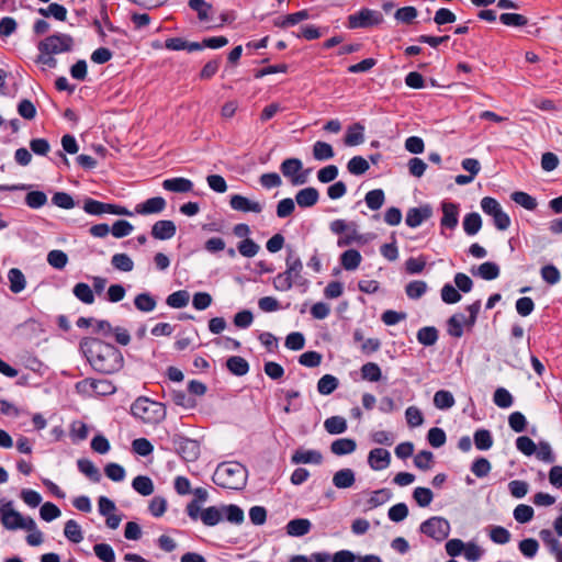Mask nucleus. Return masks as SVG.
<instances>
[{
  "label": "nucleus",
  "mask_w": 562,
  "mask_h": 562,
  "mask_svg": "<svg viewBox=\"0 0 562 562\" xmlns=\"http://www.w3.org/2000/svg\"><path fill=\"white\" fill-rule=\"evenodd\" d=\"M91 368L101 374H114L124 367L122 351L100 337H85L79 345Z\"/></svg>",
  "instance_id": "obj_1"
},
{
  "label": "nucleus",
  "mask_w": 562,
  "mask_h": 562,
  "mask_svg": "<svg viewBox=\"0 0 562 562\" xmlns=\"http://www.w3.org/2000/svg\"><path fill=\"white\" fill-rule=\"evenodd\" d=\"M247 476L246 467L240 462L233 461L220 463L212 480L220 487L240 491L246 486Z\"/></svg>",
  "instance_id": "obj_2"
},
{
  "label": "nucleus",
  "mask_w": 562,
  "mask_h": 562,
  "mask_svg": "<svg viewBox=\"0 0 562 562\" xmlns=\"http://www.w3.org/2000/svg\"><path fill=\"white\" fill-rule=\"evenodd\" d=\"M131 414L145 424H158L166 418V407L162 403L140 396L132 404Z\"/></svg>",
  "instance_id": "obj_3"
},
{
  "label": "nucleus",
  "mask_w": 562,
  "mask_h": 562,
  "mask_svg": "<svg viewBox=\"0 0 562 562\" xmlns=\"http://www.w3.org/2000/svg\"><path fill=\"white\" fill-rule=\"evenodd\" d=\"M175 452L186 462H194L201 453L200 442L181 434H175L171 438Z\"/></svg>",
  "instance_id": "obj_4"
},
{
  "label": "nucleus",
  "mask_w": 562,
  "mask_h": 562,
  "mask_svg": "<svg viewBox=\"0 0 562 562\" xmlns=\"http://www.w3.org/2000/svg\"><path fill=\"white\" fill-rule=\"evenodd\" d=\"M451 527L449 521L440 516H432L419 526V531L434 539L436 542H442L449 537Z\"/></svg>",
  "instance_id": "obj_5"
},
{
  "label": "nucleus",
  "mask_w": 562,
  "mask_h": 562,
  "mask_svg": "<svg viewBox=\"0 0 562 562\" xmlns=\"http://www.w3.org/2000/svg\"><path fill=\"white\" fill-rule=\"evenodd\" d=\"M383 21L384 19L380 11L362 8L348 16L347 27L350 30L370 29L380 25Z\"/></svg>",
  "instance_id": "obj_6"
},
{
  "label": "nucleus",
  "mask_w": 562,
  "mask_h": 562,
  "mask_svg": "<svg viewBox=\"0 0 562 562\" xmlns=\"http://www.w3.org/2000/svg\"><path fill=\"white\" fill-rule=\"evenodd\" d=\"M92 334L101 335L103 338H110L113 336L115 342L121 346H127L132 339L126 328L121 326L114 327L109 321L105 319H95Z\"/></svg>",
  "instance_id": "obj_7"
},
{
  "label": "nucleus",
  "mask_w": 562,
  "mask_h": 562,
  "mask_svg": "<svg viewBox=\"0 0 562 562\" xmlns=\"http://www.w3.org/2000/svg\"><path fill=\"white\" fill-rule=\"evenodd\" d=\"M40 53L44 55H55L70 50V35L53 34L41 41L37 45Z\"/></svg>",
  "instance_id": "obj_8"
},
{
  "label": "nucleus",
  "mask_w": 562,
  "mask_h": 562,
  "mask_svg": "<svg viewBox=\"0 0 562 562\" xmlns=\"http://www.w3.org/2000/svg\"><path fill=\"white\" fill-rule=\"evenodd\" d=\"M442 217L440 220L441 234L443 228L454 229L459 223V204L449 201L441 202Z\"/></svg>",
  "instance_id": "obj_9"
},
{
  "label": "nucleus",
  "mask_w": 562,
  "mask_h": 562,
  "mask_svg": "<svg viewBox=\"0 0 562 562\" xmlns=\"http://www.w3.org/2000/svg\"><path fill=\"white\" fill-rule=\"evenodd\" d=\"M0 520L5 529L16 530L19 527H12V525L23 521V516L13 508V502L8 501L0 506Z\"/></svg>",
  "instance_id": "obj_10"
},
{
  "label": "nucleus",
  "mask_w": 562,
  "mask_h": 562,
  "mask_svg": "<svg viewBox=\"0 0 562 562\" xmlns=\"http://www.w3.org/2000/svg\"><path fill=\"white\" fill-rule=\"evenodd\" d=\"M432 216V207L430 204H424L418 207H411L406 213L405 223L408 227L415 228L424 221Z\"/></svg>",
  "instance_id": "obj_11"
},
{
  "label": "nucleus",
  "mask_w": 562,
  "mask_h": 562,
  "mask_svg": "<svg viewBox=\"0 0 562 562\" xmlns=\"http://www.w3.org/2000/svg\"><path fill=\"white\" fill-rule=\"evenodd\" d=\"M167 202L162 196L149 198L136 204L135 213L139 215L159 214L166 209Z\"/></svg>",
  "instance_id": "obj_12"
},
{
  "label": "nucleus",
  "mask_w": 562,
  "mask_h": 562,
  "mask_svg": "<svg viewBox=\"0 0 562 562\" xmlns=\"http://www.w3.org/2000/svg\"><path fill=\"white\" fill-rule=\"evenodd\" d=\"M177 233V226L171 220H159L153 226L150 235L155 239L167 240L172 238Z\"/></svg>",
  "instance_id": "obj_13"
},
{
  "label": "nucleus",
  "mask_w": 562,
  "mask_h": 562,
  "mask_svg": "<svg viewBox=\"0 0 562 562\" xmlns=\"http://www.w3.org/2000/svg\"><path fill=\"white\" fill-rule=\"evenodd\" d=\"M391 462V453L383 448H374L369 452L368 463L374 471L386 469Z\"/></svg>",
  "instance_id": "obj_14"
},
{
  "label": "nucleus",
  "mask_w": 562,
  "mask_h": 562,
  "mask_svg": "<svg viewBox=\"0 0 562 562\" xmlns=\"http://www.w3.org/2000/svg\"><path fill=\"white\" fill-rule=\"evenodd\" d=\"M229 205L233 210L240 211V212H254V213H260L262 211V206L259 202H254L249 200L248 198L240 195V194H234L231 196Z\"/></svg>",
  "instance_id": "obj_15"
},
{
  "label": "nucleus",
  "mask_w": 562,
  "mask_h": 562,
  "mask_svg": "<svg viewBox=\"0 0 562 562\" xmlns=\"http://www.w3.org/2000/svg\"><path fill=\"white\" fill-rule=\"evenodd\" d=\"M291 462L294 464H321L323 454L318 450L296 449L291 457Z\"/></svg>",
  "instance_id": "obj_16"
},
{
  "label": "nucleus",
  "mask_w": 562,
  "mask_h": 562,
  "mask_svg": "<svg viewBox=\"0 0 562 562\" xmlns=\"http://www.w3.org/2000/svg\"><path fill=\"white\" fill-rule=\"evenodd\" d=\"M471 273L475 277H480L483 280L492 281L499 277L501 269L496 262L485 261L479 267H472Z\"/></svg>",
  "instance_id": "obj_17"
},
{
  "label": "nucleus",
  "mask_w": 562,
  "mask_h": 562,
  "mask_svg": "<svg viewBox=\"0 0 562 562\" xmlns=\"http://www.w3.org/2000/svg\"><path fill=\"white\" fill-rule=\"evenodd\" d=\"M319 200V192L314 187L301 189L295 194V202L302 209L314 206Z\"/></svg>",
  "instance_id": "obj_18"
},
{
  "label": "nucleus",
  "mask_w": 562,
  "mask_h": 562,
  "mask_svg": "<svg viewBox=\"0 0 562 562\" xmlns=\"http://www.w3.org/2000/svg\"><path fill=\"white\" fill-rule=\"evenodd\" d=\"M162 188L175 193H186L193 189V182L183 177L169 178L164 180Z\"/></svg>",
  "instance_id": "obj_19"
},
{
  "label": "nucleus",
  "mask_w": 562,
  "mask_h": 562,
  "mask_svg": "<svg viewBox=\"0 0 562 562\" xmlns=\"http://www.w3.org/2000/svg\"><path fill=\"white\" fill-rule=\"evenodd\" d=\"M312 522L306 518H294L285 527L286 533L291 537H303L311 531Z\"/></svg>",
  "instance_id": "obj_20"
},
{
  "label": "nucleus",
  "mask_w": 562,
  "mask_h": 562,
  "mask_svg": "<svg viewBox=\"0 0 562 562\" xmlns=\"http://www.w3.org/2000/svg\"><path fill=\"white\" fill-rule=\"evenodd\" d=\"M77 468L79 472H81L93 483H99L102 479L100 470L94 465V463L91 460L87 458L78 459Z\"/></svg>",
  "instance_id": "obj_21"
},
{
  "label": "nucleus",
  "mask_w": 562,
  "mask_h": 562,
  "mask_svg": "<svg viewBox=\"0 0 562 562\" xmlns=\"http://www.w3.org/2000/svg\"><path fill=\"white\" fill-rule=\"evenodd\" d=\"M226 368L232 374L244 376L249 372L250 366L245 358L232 356L226 360Z\"/></svg>",
  "instance_id": "obj_22"
},
{
  "label": "nucleus",
  "mask_w": 562,
  "mask_h": 562,
  "mask_svg": "<svg viewBox=\"0 0 562 562\" xmlns=\"http://www.w3.org/2000/svg\"><path fill=\"white\" fill-rule=\"evenodd\" d=\"M355 482H356L355 471L351 469H348V468L338 470L333 476V484L337 488H341V490L349 488L355 484Z\"/></svg>",
  "instance_id": "obj_23"
},
{
  "label": "nucleus",
  "mask_w": 562,
  "mask_h": 562,
  "mask_svg": "<svg viewBox=\"0 0 562 562\" xmlns=\"http://www.w3.org/2000/svg\"><path fill=\"white\" fill-rule=\"evenodd\" d=\"M357 449V442L352 438H339L331 442L330 451L336 456H346Z\"/></svg>",
  "instance_id": "obj_24"
},
{
  "label": "nucleus",
  "mask_w": 562,
  "mask_h": 562,
  "mask_svg": "<svg viewBox=\"0 0 562 562\" xmlns=\"http://www.w3.org/2000/svg\"><path fill=\"white\" fill-rule=\"evenodd\" d=\"M361 260L362 256L357 249H348L340 255V265L347 271L356 270Z\"/></svg>",
  "instance_id": "obj_25"
},
{
  "label": "nucleus",
  "mask_w": 562,
  "mask_h": 562,
  "mask_svg": "<svg viewBox=\"0 0 562 562\" xmlns=\"http://www.w3.org/2000/svg\"><path fill=\"white\" fill-rule=\"evenodd\" d=\"M223 520L222 506H210L201 512V521L207 527H213Z\"/></svg>",
  "instance_id": "obj_26"
},
{
  "label": "nucleus",
  "mask_w": 562,
  "mask_h": 562,
  "mask_svg": "<svg viewBox=\"0 0 562 562\" xmlns=\"http://www.w3.org/2000/svg\"><path fill=\"white\" fill-rule=\"evenodd\" d=\"M293 250L290 249V252L285 259L286 270L285 274H289L293 278L294 282L301 283V272L303 270V263L299 257L293 258Z\"/></svg>",
  "instance_id": "obj_27"
},
{
  "label": "nucleus",
  "mask_w": 562,
  "mask_h": 562,
  "mask_svg": "<svg viewBox=\"0 0 562 562\" xmlns=\"http://www.w3.org/2000/svg\"><path fill=\"white\" fill-rule=\"evenodd\" d=\"M364 126L357 122L353 123L351 126L348 127L346 136H345V144L347 146H357L363 143L364 136H363Z\"/></svg>",
  "instance_id": "obj_28"
},
{
  "label": "nucleus",
  "mask_w": 562,
  "mask_h": 562,
  "mask_svg": "<svg viewBox=\"0 0 562 562\" xmlns=\"http://www.w3.org/2000/svg\"><path fill=\"white\" fill-rule=\"evenodd\" d=\"M462 225L464 233L469 236H473L482 228V217L477 212L468 213L463 217Z\"/></svg>",
  "instance_id": "obj_29"
},
{
  "label": "nucleus",
  "mask_w": 562,
  "mask_h": 562,
  "mask_svg": "<svg viewBox=\"0 0 562 562\" xmlns=\"http://www.w3.org/2000/svg\"><path fill=\"white\" fill-rule=\"evenodd\" d=\"M303 169V164L299 158H286L281 162L280 171L285 178L292 179L299 175V171Z\"/></svg>",
  "instance_id": "obj_30"
},
{
  "label": "nucleus",
  "mask_w": 562,
  "mask_h": 562,
  "mask_svg": "<svg viewBox=\"0 0 562 562\" xmlns=\"http://www.w3.org/2000/svg\"><path fill=\"white\" fill-rule=\"evenodd\" d=\"M223 519L234 525H240L244 522L245 515L244 510L235 504L222 505Z\"/></svg>",
  "instance_id": "obj_31"
},
{
  "label": "nucleus",
  "mask_w": 562,
  "mask_h": 562,
  "mask_svg": "<svg viewBox=\"0 0 562 562\" xmlns=\"http://www.w3.org/2000/svg\"><path fill=\"white\" fill-rule=\"evenodd\" d=\"M439 338V331L435 326H425L417 331V340L425 347L434 346Z\"/></svg>",
  "instance_id": "obj_32"
},
{
  "label": "nucleus",
  "mask_w": 562,
  "mask_h": 562,
  "mask_svg": "<svg viewBox=\"0 0 562 562\" xmlns=\"http://www.w3.org/2000/svg\"><path fill=\"white\" fill-rule=\"evenodd\" d=\"M132 487L142 496H149L155 490L153 480L147 475H137L134 477Z\"/></svg>",
  "instance_id": "obj_33"
},
{
  "label": "nucleus",
  "mask_w": 562,
  "mask_h": 562,
  "mask_svg": "<svg viewBox=\"0 0 562 562\" xmlns=\"http://www.w3.org/2000/svg\"><path fill=\"white\" fill-rule=\"evenodd\" d=\"M109 203L94 200L92 198H85L82 210L93 216L108 214Z\"/></svg>",
  "instance_id": "obj_34"
},
{
  "label": "nucleus",
  "mask_w": 562,
  "mask_h": 562,
  "mask_svg": "<svg viewBox=\"0 0 562 562\" xmlns=\"http://www.w3.org/2000/svg\"><path fill=\"white\" fill-rule=\"evenodd\" d=\"M474 445L477 450L485 451L493 446V436L490 430L480 428L473 435Z\"/></svg>",
  "instance_id": "obj_35"
},
{
  "label": "nucleus",
  "mask_w": 562,
  "mask_h": 562,
  "mask_svg": "<svg viewBox=\"0 0 562 562\" xmlns=\"http://www.w3.org/2000/svg\"><path fill=\"white\" fill-rule=\"evenodd\" d=\"M38 13L45 18L53 16L57 21L65 22L67 20V9L59 3H50L47 8L38 9Z\"/></svg>",
  "instance_id": "obj_36"
},
{
  "label": "nucleus",
  "mask_w": 562,
  "mask_h": 562,
  "mask_svg": "<svg viewBox=\"0 0 562 562\" xmlns=\"http://www.w3.org/2000/svg\"><path fill=\"white\" fill-rule=\"evenodd\" d=\"M338 386L339 380L333 374H325L317 382V391L322 395H330Z\"/></svg>",
  "instance_id": "obj_37"
},
{
  "label": "nucleus",
  "mask_w": 562,
  "mask_h": 562,
  "mask_svg": "<svg viewBox=\"0 0 562 562\" xmlns=\"http://www.w3.org/2000/svg\"><path fill=\"white\" fill-rule=\"evenodd\" d=\"M8 279L10 282V290L13 293H20L25 289L26 281L22 271L18 268H12L8 272Z\"/></svg>",
  "instance_id": "obj_38"
},
{
  "label": "nucleus",
  "mask_w": 562,
  "mask_h": 562,
  "mask_svg": "<svg viewBox=\"0 0 562 562\" xmlns=\"http://www.w3.org/2000/svg\"><path fill=\"white\" fill-rule=\"evenodd\" d=\"M156 304V299L148 292L139 293L134 299L135 307L144 313L154 311Z\"/></svg>",
  "instance_id": "obj_39"
},
{
  "label": "nucleus",
  "mask_w": 562,
  "mask_h": 562,
  "mask_svg": "<svg viewBox=\"0 0 562 562\" xmlns=\"http://www.w3.org/2000/svg\"><path fill=\"white\" fill-rule=\"evenodd\" d=\"M326 431L330 435H339L347 430V420L342 416H331L324 423Z\"/></svg>",
  "instance_id": "obj_40"
},
{
  "label": "nucleus",
  "mask_w": 562,
  "mask_h": 562,
  "mask_svg": "<svg viewBox=\"0 0 562 562\" xmlns=\"http://www.w3.org/2000/svg\"><path fill=\"white\" fill-rule=\"evenodd\" d=\"M456 403L454 396L450 391L447 390H439L434 395V405L438 409H449L451 408Z\"/></svg>",
  "instance_id": "obj_41"
},
{
  "label": "nucleus",
  "mask_w": 562,
  "mask_h": 562,
  "mask_svg": "<svg viewBox=\"0 0 562 562\" xmlns=\"http://www.w3.org/2000/svg\"><path fill=\"white\" fill-rule=\"evenodd\" d=\"M361 378L368 382H379L382 379V370L375 362H367L361 369Z\"/></svg>",
  "instance_id": "obj_42"
},
{
  "label": "nucleus",
  "mask_w": 562,
  "mask_h": 562,
  "mask_svg": "<svg viewBox=\"0 0 562 562\" xmlns=\"http://www.w3.org/2000/svg\"><path fill=\"white\" fill-rule=\"evenodd\" d=\"M510 199L528 211H535L538 205L536 198L524 191L513 192Z\"/></svg>",
  "instance_id": "obj_43"
},
{
  "label": "nucleus",
  "mask_w": 562,
  "mask_h": 562,
  "mask_svg": "<svg viewBox=\"0 0 562 562\" xmlns=\"http://www.w3.org/2000/svg\"><path fill=\"white\" fill-rule=\"evenodd\" d=\"M75 296L85 304H92L95 300L93 290L85 282H79L72 288Z\"/></svg>",
  "instance_id": "obj_44"
},
{
  "label": "nucleus",
  "mask_w": 562,
  "mask_h": 562,
  "mask_svg": "<svg viewBox=\"0 0 562 562\" xmlns=\"http://www.w3.org/2000/svg\"><path fill=\"white\" fill-rule=\"evenodd\" d=\"M335 156L333 146L329 143L317 140L313 145V157L316 160H328Z\"/></svg>",
  "instance_id": "obj_45"
},
{
  "label": "nucleus",
  "mask_w": 562,
  "mask_h": 562,
  "mask_svg": "<svg viewBox=\"0 0 562 562\" xmlns=\"http://www.w3.org/2000/svg\"><path fill=\"white\" fill-rule=\"evenodd\" d=\"M364 201L370 210L378 211L385 201L384 191L382 189L371 190L366 194Z\"/></svg>",
  "instance_id": "obj_46"
},
{
  "label": "nucleus",
  "mask_w": 562,
  "mask_h": 562,
  "mask_svg": "<svg viewBox=\"0 0 562 562\" xmlns=\"http://www.w3.org/2000/svg\"><path fill=\"white\" fill-rule=\"evenodd\" d=\"M370 168L367 159L362 156H353L347 164L348 171L353 176H361Z\"/></svg>",
  "instance_id": "obj_47"
},
{
  "label": "nucleus",
  "mask_w": 562,
  "mask_h": 562,
  "mask_svg": "<svg viewBox=\"0 0 562 562\" xmlns=\"http://www.w3.org/2000/svg\"><path fill=\"white\" fill-rule=\"evenodd\" d=\"M190 294L186 290L176 291L167 296L166 303L172 308H182L188 305Z\"/></svg>",
  "instance_id": "obj_48"
},
{
  "label": "nucleus",
  "mask_w": 562,
  "mask_h": 562,
  "mask_svg": "<svg viewBox=\"0 0 562 562\" xmlns=\"http://www.w3.org/2000/svg\"><path fill=\"white\" fill-rule=\"evenodd\" d=\"M188 5L196 12L198 19L202 22L209 21V12L212 10V4L205 0H189Z\"/></svg>",
  "instance_id": "obj_49"
},
{
  "label": "nucleus",
  "mask_w": 562,
  "mask_h": 562,
  "mask_svg": "<svg viewBox=\"0 0 562 562\" xmlns=\"http://www.w3.org/2000/svg\"><path fill=\"white\" fill-rule=\"evenodd\" d=\"M427 291V283L423 280H414L406 284L405 292L411 300L420 299Z\"/></svg>",
  "instance_id": "obj_50"
},
{
  "label": "nucleus",
  "mask_w": 562,
  "mask_h": 562,
  "mask_svg": "<svg viewBox=\"0 0 562 562\" xmlns=\"http://www.w3.org/2000/svg\"><path fill=\"white\" fill-rule=\"evenodd\" d=\"M111 265L114 269L122 272H130L134 269V261L126 254H115L112 256Z\"/></svg>",
  "instance_id": "obj_51"
},
{
  "label": "nucleus",
  "mask_w": 562,
  "mask_h": 562,
  "mask_svg": "<svg viewBox=\"0 0 562 562\" xmlns=\"http://www.w3.org/2000/svg\"><path fill=\"white\" fill-rule=\"evenodd\" d=\"M462 319H464V315L461 313L453 314L447 321L448 334L454 338H460L463 335V324Z\"/></svg>",
  "instance_id": "obj_52"
},
{
  "label": "nucleus",
  "mask_w": 562,
  "mask_h": 562,
  "mask_svg": "<svg viewBox=\"0 0 562 562\" xmlns=\"http://www.w3.org/2000/svg\"><path fill=\"white\" fill-rule=\"evenodd\" d=\"M541 278L550 285H554L561 280L560 270L552 263L543 266L540 270Z\"/></svg>",
  "instance_id": "obj_53"
},
{
  "label": "nucleus",
  "mask_w": 562,
  "mask_h": 562,
  "mask_svg": "<svg viewBox=\"0 0 562 562\" xmlns=\"http://www.w3.org/2000/svg\"><path fill=\"white\" fill-rule=\"evenodd\" d=\"M260 249V246L251 238H245L237 244L238 252L246 257H255Z\"/></svg>",
  "instance_id": "obj_54"
},
{
  "label": "nucleus",
  "mask_w": 562,
  "mask_h": 562,
  "mask_svg": "<svg viewBox=\"0 0 562 562\" xmlns=\"http://www.w3.org/2000/svg\"><path fill=\"white\" fill-rule=\"evenodd\" d=\"M413 498L419 507H427L434 498V493L428 487L418 486L413 491Z\"/></svg>",
  "instance_id": "obj_55"
},
{
  "label": "nucleus",
  "mask_w": 562,
  "mask_h": 562,
  "mask_svg": "<svg viewBox=\"0 0 562 562\" xmlns=\"http://www.w3.org/2000/svg\"><path fill=\"white\" fill-rule=\"evenodd\" d=\"M323 355L315 350L303 352L299 357V363L306 368H316L322 363Z\"/></svg>",
  "instance_id": "obj_56"
},
{
  "label": "nucleus",
  "mask_w": 562,
  "mask_h": 562,
  "mask_svg": "<svg viewBox=\"0 0 562 562\" xmlns=\"http://www.w3.org/2000/svg\"><path fill=\"white\" fill-rule=\"evenodd\" d=\"M499 21L506 26L521 27L528 24V19L519 13H502Z\"/></svg>",
  "instance_id": "obj_57"
},
{
  "label": "nucleus",
  "mask_w": 562,
  "mask_h": 562,
  "mask_svg": "<svg viewBox=\"0 0 562 562\" xmlns=\"http://www.w3.org/2000/svg\"><path fill=\"white\" fill-rule=\"evenodd\" d=\"M95 557L102 562H115V552L108 543H97L93 546Z\"/></svg>",
  "instance_id": "obj_58"
},
{
  "label": "nucleus",
  "mask_w": 562,
  "mask_h": 562,
  "mask_svg": "<svg viewBox=\"0 0 562 562\" xmlns=\"http://www.w3.org/2000/svg\"><path fill=\"white\" fill-rule=\"evenodd\" d=\"M104 474L113 482H122L126 476V471L121 464L110 462L104 467Z\"/></svg>",
  "instance_id": "obj_59"
},
{
  "label": "nucleus",
  "mask_w": 562,
  "mask_h": 562,
  "mask_svg": "<svg viewBox=\"0 0 562 562\" xmlns=\"http://www.w3.org/2000/svg\"><path fill=\"white\" fill-rule=\"evenodd\" d=\"M514 518L519 524L529 522L535 515V510L530 505L519 504L514 509Z\"/></svg>",
  "instance_id": "obj_60"
},
{
  "label": "nucleus",
  "mask_w": 562,
  "mask_h": 562,
  "mask_svg": "<svg viewBox=\"0 0 562 562\" xmlns=\"http://www.w3.org/2000/svg\"><path fill=\"white\" fill-rule=\"evenodd\" d=\"M493 401L499 408H508L513 405L514 398L508 390L498 387L494 392Z\"/></svg>",
  "instance_id": "obj_61"
},
{
  "label": "nucleus",
  "mask_w": 562,
  "mask_h": 562,
  "mask_svg": "<svg viewBox=\"0 0 562 562\" xmlns=\"http://www.w3.org/2000/svg\"><path fill=\"white\" fill-rule=\"evenodd\" d=\"M492 469L491 462L484 458H476L471 464V471L476 477H485Z\"/></svg>",
  "instance_id": "obj_62"
},
{
  "label": "nucleus",
  "mask_w": 562,
  "mask_h": 562,
  "mask_svg": "<svg viewBox=\"0 0 562 562\" xmlns=\"http://www.w3.org/2000/svg\"><path fill=\"white\" fill-rule=\"evenodd\" d=\"M518 548L524 557L532 559L539 550V542L535 538H526L519 541Z\"/></svg>",
  "instance_id": "obj_63"
},
{
  "label": "nucleus",
  "mask_w": 562,
  "mask_h": 562,
  "mask_svg": "<svg viewBox=\"0 0 562 562\" xmlns=\"http://www.w3.org/2000/svg\"><path fill=\"white\" fill-rule=\"evenodd\" d=\"M47 203V195L43 191H31L25 195V204L31 209H41Z\"/></svg>",
  "instance_id": "obj_64"
}]
</instances>
